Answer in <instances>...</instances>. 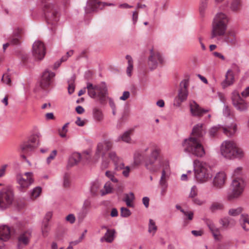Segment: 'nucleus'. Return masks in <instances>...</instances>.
<instances>
[{
  "label": "nucleus",
  "instance_id": "obj_58",
  "mask_svg": "<svg viewBox=\"0 0 249 249\" xmlns=\"http://www.w3.org/2000/svg\"><path fill=\"white\" fill-rule=\"evenodd\" d=\"M241 222L244 223H248L249 224V217L247 214H243L241 216Z\"/></svg>",
  "mask_w": 249,
  "mask_h": 249
},
{
  "label": "nucleus",
  "instance_id": "obj_50",
  "mask_svg": "<svg viewBox=\"0 0 249 249\" xmlns=\"http://www.w3.org/2000/svg\"><path fill=\"white\" fill-rule=\"evenodd\" d=\"M69 123H66L64 125L61 129L58 130V133L59 135L62 137L64 138L66 136V133L68 131L67 128L68 127Z\"/></svg>",
  "mask_w": 249,
  "mask_h": 249
},
{
  "label": "nucleus",
  "instance_id": "obj_53",
  "mask_svg": "<svg viewBox=\"0 0 249 249\" xmlns=\"http://www.w3.org/2000/svg\"><path fill=\"white\" fill-rule=\"evenodd\" d=\"M106 176L109 178L112 182H117L118 179L115 177L114 174L111 171H107L106 172Z\"/></svg>",
  "mask_w": 249,
  "mask_h": 249
},
{
  "label": "nucleus",
  "instance_id": "obj_28",
  "mask_svg": "<svg viewBox=\"0 0 249 249\" xmlns=\"http://www.w3.org/2000/svg\"><path fill=\"white\" fill-rule=\"evenodd\" d=\"M234 82L233 74L231 70H229L225 75V79L222 82V85L224 88L233 84Z\"/></svg>",
  "mask_w": 249,
  "mask_h": 249
},
{
  "label": "nucleus",
  "instance_id": "obj_8",
  "mask_svg": "<svg viewBox=\"0 0 249 249\" xmlns=\"http://www.w3.org/2000/svg\"><path fill=\"white\" fill-rule=\"evenodd\" d=\"M43 10L48 24L54 26L59 20L58 8L53 3V0H43Z\"/></svg>",
  "mask_w": 249,
  "mask_h": 249
},
{
  "label": "nucleus",
  "instance_id": "obj_64",
  "mask_svg": "<svg viewBox=\"0 0 249 249\" xmlns=\"http://www.w3.org/2000/svg\"><path fill=\"white\" fill-rule=\"evenodd\" d=\"M241 95L243 98H246L249 96V87L246 88V89L241 92Z\"/></svg>",
  "mask_w": 249,
  "mask_h": 249
},
{
  "label": "nucleus",
  "instance_id": "obj_20",
  "mask_svg": "<svg viewBox=\"0 0 249 249\" xmlns=\"http://www.w3.org/2000/svg\"><path fill=\"white\" fill-rule=\"evenodd\" d=\"M29 141L32 144L26 143L22 145L21 147V150L24 153H27L32 151L35 147L38 145L39 136L38 135L32 136L29 139Z\"/></svg>",
  "mask_w": 249,
  "mask_h": 249
},
{
  "label": "nucleus",
  "instance_id": "obj_57",
  "mask_svg": "<svg viewBox=\"0 0 249 249\" xmlns=\"http://www.w3.org/2000/svg\"><path fill=\"white\" fill-rule=\"evenodd\" d=\"M87 121L86 119L82 120L80 117H77L75 124L79 126H83L86 124Z\"/></svg>",
  "mask_w": 249,
  "mask_h": 249
},
{
  "label": "nucleus",
  "instance_id": "obj_52",
  "mask_svg": "<svg viewBox=\"0 0 249 249\" xmlns=\"http://www.w3.org/2000/svg\"><path fill=\"white\" fill-rule=\"evenodd\" d=\"M57 151L56 150H53L49 156L46 159V162L47 164H49L51 161L54 159L55 156L57 155Z\"/></svg>",
  "mask_w": 249,
  "mask_h": 249
},
{
  "label": "nucleus",
  "instance_id": "obj_56",
  "mask_svg": "<svg viewBox=\"0 0 249 249\" xmlns=\"http://www.w3.org/2000/svg\"><path fill=\"white\" fill-rule=\"evenodd\" d=\"M2 81L9 86L11 85V78L10 76L7 74H3L2 78Z\"/></svg>",
  "mask_w": 249,
  "mask_h": 249
},
{
  "label": "nucleus",
  "instance_id": "obj_55",
  "mask_svg": "<svg viewBox=\"0 0 249 249\" xmlns=\"http://www.w3.org/2000/svg\"><path fill=\"white\" fill-rule=\"evenodd\" d=\"M73 54V51L70 50L68 51L65 55L63 56L61 59L60 62H64L68 60L69 57L71 56Z\"/></svg>",
  "mask_w": 249,
  "mask_h": 249
},
{
  "label": "nucleus",
  "instance_id": "obj_35",
  "mask_svg": "<svg viewBox=\"0 0 249 249\" xmlns=\"http://www.w3.org/2000/svg\"><path fill=\"white\" fill-rule=\"evenodd\" d=\"M115 231L114 230L107 229L103 238L108 243H111L114 239V234Z\"/></svg>",
  "mask_w": 249,
  "mask_h": 249
},
{
  "label": "nucleus",
  "instance_id": "obj_40",
  "mask_svg": "<svg viewBox=\"0 0 249 249\" xmlns=\"http://www.w3.org/2000/svg\"><path fill=\"white\" fill-rule=\"evenodd\" d=\"M208 0H200L199 11L200 15L202 17L204 16L205 10L208 6Z\"/></svg>",
  "mask_w": 249,
  "mask_h": 249
},
{
  "label": "nucleus",
  "instance_id": "obj_18",
  "mask_svg": "<svg viewBox=\"0 0 249 249\" xmlns=\"http://www.w3.org/2000/svg\"><path fill=\"white\" fill-rule=\"evenodd\" d=\"M105 5H113L112 3H102L98 0H89L87 4L85 11L87 14L90 13L97 9H102Z\"/></svg>",
  "mask_w": 249,
  "mask_h": 249
},
{
  "label": "nucleus",
  "instance_id": "obj_2",
  "mask_svg": "<svg viewBox=\"0 0 249 249\" xmlns=\"http://www.w3.org/2000/svg\"><path fill=\"white\" fill-rule=\"evenodd\" d=\"M87 89L88 94L90 97L96 99L102 105H105L108 100L111 108H115V104L113 99L108 96L107 88L105 83L94 86L88 83Z\"/></svg>",
  "mask_w": 249,
  "mask_h": 249
},
{
  "label": "nucleus",
  "instance_id": "obj_24",
  "mask_svg": "<svg viewBox=\"0 0 249 249\" xmlns=\"http://www.w3.org/2000/svg\"><path fill=\"white\" fill-rule=\"evenodd\" d=\"M11 236L10 228L6 225H0V240L7 241L10 239Z\"/></svg>",
  "mask_w": 249,
  "mask_h": 249
},
{
  "label": "nucleus",
  "instance_id": "obj_63",
  "mask_svg": "<svg viewBox=\"0 0 249 249\" xmlns=\"http://www.w3.org/2000/svg\"><path fill=\"white\" fill-rule=\"evenodd\" d=\"M52 216V213L50 212H48L46 214V215L45 216V218H44V221L43 222H47L48 223H49V221L51 219Z\"/></svg>",
  "mask_w": 249,
  "mask_h": 249
},
{
  "label": "nucleus",
  "instance_id": "obj_7",
  "mask_svg": "<svg viewBox=\"0 0 249 249\" xmlns=\"http://www.w3.org/2000/svg\"><path fill=\"white\" fill-rule=\"evenodd\" d=\"M183 144L185 151L194 156L201 158L205 155L204 146L199 139L190 137L184 140Z\"/></svg>",
  "mask_w": 249,
  "mask_h": 249
},
{
  "label": "nucleus",
  "instance_id": "obj_3",
  "mask_svg": "<svg viewBox=\"0 0 249 249\" xmlns=\"http://www.w3.org/2000/svg\"><path fill=\"white\" fill-rule=\"evenodd\" d=\"M220 153L227 160L241 159L245 156V151L236 143L231 140L223 141L220 146Z\"/></svg>",
  "mask_w": 249,
  "mask_h": 249
},
{
  "label": "nucleus",
  "instance_id": "obj_30",
  "mask_svg": "<svg viewBox=\"0 0 249 249\" xmlns=\"http://www.w3.org/2000/svg\"><path fill=\"white\" fill-rule=\"evenodd\" d=\"M223 133L228 137H231L235 134L237 131V124L232 123L230 126L224 127L222 126Z\"/></svg>",
  "mask_w": 249,
  "mask_h": 249
},
{
  "label": "nucleus",
  "instance_id": "obj_37",
  "mask_svg": "<svg viewBox=\"0 0 249 249\" xmlns=\"http://www.w3.org/2000/svg\"><path fill=\"white\" fill-rule=\"evenodd\" d=\"M148 227V232L151 234L153 236L155 235L158 229V227L156 225V222L153 219H150Z\"/></svg>",
  "mask_w": 249,
  "mask_h": 249
},
{
  "label": "nucleus",
  "instance_id": "obj_39",
  "mask_svg": "<svg viewBox=\"0 0 249 249\" xmlns=\"http://www.w3.org/2000/svg\"><path fill=\"white\" fill-rule=\"evenodd\" d=\"M42 192V189L40 187H36L33 189L30 194V198L34 200L39 197Z\"/></svg>",
  "mask_w": 249,
  "mask_h": 249
},
{
  "label": "nucleus",
  "instance_id": "obj_21",
  "mask_svg": "<svg viewBox=\"0 0 249 249\" xmlns=\"http://www.w3.org/2000/svg\"><path fill=\"white\" fill-rule=\"evenodd\" d=\"M22 31L21 29H18L16 30L13 36L9 40V42H8L3 45V49L5 50L10 44L18 45L20 43L21 40L22 36Z\"/></svg>",
  "mask_w": 249,
  "mask_h": 249
},
{
  "label": "nucleus",
  "instance_id": "obj_44",
  "mask_svg": "<svg viewBox=\"0 0 249 249\" xmlns=\"http://www.w3.org/2000/svg\"><path fill=\"white\" fill-rule=\"evenodd\" d=\"M222 129V125H217L211 127L209 131V134L210 137H214L216 134L218 130Z\"/></svg>",
  "mask_w": 249,
  "mask_h": 249
},
{
  "label": "nucleus",
  "instance_id": "obj_6",
  "mask_svg": "<svg viewBox=\"0 0 249 249\" xmlns=\"http://www.w3.org/2000/svg\"><path fill=\"white\" fill-rule=\"evenodd\" d=\"M195 177L198 182L204 183L212 177L211 166L206 162L195 160L194 161Z\"/></svg>",
  "mask_w": 249,
  "mask_h": 249
},
{
  "label": "nucleus",
  "instance_id": "obj_46",
  "mask_svg": "<svg viewBox=\"0 0 249 249\" xmlns=\"http://www.w3.org/2000/svg\"><path fill=\"white\" fill-rule=\"evenodd\" d=\"M183 214V218L185 220H192L194 217V213L191 211L181 210Z\"/></svg>",
  "mask_w": 249,
  "mask_h": 249
},
{
  "label": "nucleus",
  "instance_id": "obj_23",
  "mask_svg": "<svg viewBox=\"0 0 249 249\" xmlns=\"http://www.w3.org/2000/svg\"><path fill=\"white\" fill-rule=\"evenodd\" d=\"M190 107L191 113L196 116L200 117L209 111L200 108L199 105L194 101L190 102Z\"/></svg>",
  "mask_w": 249,
  "mask_h": 249
},
{
  "label": "nucleus",
  "instance_id": "obj_13",
  "mask_svg": "<svg viewBox=\"0 0 249 249\" xmlns=\"http://www.w3.org/2000/svg\"><path fill=\"white\" fill-rule=\"evenodd\" d=\"M188 79H184L180 82L178 96L174 100V106L179 107L183 102L186 100L188 95Z\"/></svg>",
  "mask_w": 249,
  "mask_h": 249
},
{
  "label": "nucleus",
  "instance_id": "obj_34",
  "mask_svg": "<svg viewBox=\"0 0 249 249\" xmlns=\"http://www.w3.org/2000/svg\"><path fill=\"white\" fill-rule=\"evenodd\" d=\"M208 227L211 231L214 239L217 240H220V232L219 230L216 228L213 223H210L209 224Z\"/></svg>",
  "mask_w": 249,
  "mask_h": 249
},
{
  "label": "nucleus",
  "instance_id": "obj_59",
  "mask_svg": "<svg viewBox=\"0 0 249 249\" xmlns=\"http://www.w3.org/2000/svg\"><path fill=\"white\" fill-rule=\"evenodd\" d=\"M8 167V165L4 164L0 167V178L4 176L5 174L6 170Z\"/></svg>",
  "mask_w": 249,
  "mask_h": 249
},
{
  "label": "nucleus",
  "instance_id": "obj_61",
  "mask_svg": "<svg viewBox=\"0 0 249 249\" xmlns=\"http://www.w3.org/2000/svg\"><path fill=\"white\" fill-rule=\"evenodd\" d=\"M67 221L70 222L71 223H73L75 221V218L73 214H70L66 218Z\"/></svg>",
  "mask_w": 249,
  "mask_h": 249
},
{
  "label": "nucleus",
  "instance_id": "obj_19",
  "mask_svg": "<svg viewBox=\"0 0 249 249\" xmlns=\"http://www.w3.org/2000/svg\"><path fill=\"white\" fill-rule=\"evenodd\" d=\"M227 175L224 171H220L215 174L212 182L213 186L216 189L222 188L225 184Z\"/></svg>",
  "mask_w": 249,
  "mask_h": 249
},
{
  "label": "nucleus",
  "instance_id": "obj_25",
  "mask_svg": "<svg viewBox=\"0 0 249 249\" xmlns=\"http://www.w3.org/2000/svg\"><path fill=\"white\" fill-rule=\"evenodd\" d=\"M150 53L149 61L152 62H162L163 58L160 52L154 50L153 49H151L150 50Z\"/></svg>",
  "mask_w": 249,
  "mask_h": 249
},
{
  "label": "nucleus",
  "instance_id": "obj_26",
  "mask_svg": "<svg viewBox=\"0 0 249 249\" xmlns=\"http://www.w3.org/2000/svg\"><path fill=\"white\" fill-rule=\"evenodd\" d=\"M80 161H81V154L77 152L73 153L69 159L67 166L68 167H71L77 165Z\"/></svg>",
  "mask_w": 249,
  "mask_h": 249
},
{
  "label": "nucleus",
  "instance_id": "obj_5",
  "mask_svg": "<svg viewBox=\"0 0 249 249\" xmlns=\"http://www.w3.org/2000/svg\"><path fill=\"white\" fill-rule=\"evenodd\" d=\"M112 147L113 142L109 139L104 140L97 145L94 159L98 160L100 157H102L101 167L102 169L109 168L111 165L112 161L109 157V154L113 152L107 153L112 149Z\"/></svg>",
  "mask_w": 249,
  "mask_h": 249
},
{
  "label": "nucleus",
  "instance_id": "obj_41",
  "mask_svg": "<svg viewBox=\"0 0 249 249\" xmlns=\"http://www.w3.org/2000/svg\"><path fill=\"white\" fill-rule=\"evenodd\" d=\"M113 188L111 183L110 182H107L104 186V189L100 190V193L102 196L105 195L112 192Z\"/></svg>",
  "mask_w": 249,
  "mask_h": 249
},
{
  "label": "nucleus",
  "instance_id": "obj_11",
  "mask_svg": "<svg viewBox=\"0 0 249 249\" xmlns=\"http://www.w3.org/2000/svg\"><path fill=\"white\" fill-rule=\"evenodd\" d=\"M55 73L49 69H46L41 73L38 80L39 87L43 90H48L53 85Z\"/></svg>",
  "mask_w": 249,
  "mask_h": 249
},
{
  "label": "nucleus",
  "instance_id": "obj_45",
  "mask_svg": "<svg viewBox=\"0 0 249 249\" xmlns=\"http://www.w3.org/2000/svg\"><path fill=\"white\" fill-rule=\"evenodd\" d=\"M101 187V183L96 181L93 183L91 187V191L94 195L97 194Z\"/></svg>",
  "mask_w": 249,
  "mask_h": 249
},
{
  "label": "nucleus",
  "instance_id": "obj_12",
  "mask_svg": "<svg viewBox=\"0 0 249 249\" xmlns=\"http://www.w3.org/2000/svg\"><path fill=\"white\" fill-rule=\"evenodd\" d=\"M244 98H241L239 92L236 90H233L231 93L232 104L235 109L240 112L247 111L249 107V103Z\"/></svg>",
  "mask_w": 249,
  "mask_h": 249
},
{
  "label": "nucleus",
  "instance_id": "obj_16",
  "mask_svg": "<svg viewBox=\"0 0 249 249\" xmlns=\"http://www.w3.org/2000/svg\"><path fill=\"white\" fill-rule=\"evenodd\" d=\"M32 230L31 229H25L22 230L18 237V248L21 249L24 247L27 246L31 239Z\"/></svg>",
  "mask_w": 249,
  "mask_h": 249
},
{
  "label": "nucleus",
  "instance_id": "obj_17",
  "mask_svg": "<svg viewBox=\"0 0 249 249\" xmlns=\"http://www.w3.org/2000/svg\"><path fill=\"white\" fill-rule=\"evenodd\" d=\"M33 175L31 172H26L24 175L18 174L17 180L20 188L23 190L27 189L34 182Z\"/></svg>",
  "mask_w": 249,
  "mask_h": 249
},
{
  "label": "nucleus",
  "instance_id": "obj_33",
  "mask_svg": "<svg viewBox=\"0 0 249 249\" xmlns=\"http://www.w3.org/2000/svg\"><path fill=\"white\" fill-rule=\"evenodd\" d=\"M135 199V196L133 193H129L124 195L123 201L126 203L127 207H134L133 201Z\"/></svg>",
  "mask_w": 249,
  "mask_h": 249
},
{
  "label": "nucleus",
  "instance_id": "obj_48",
  "mask_svg": "<svg viewBox=\"0 0 249 249\" xmlns=\"http://www.w3.org/2000/svg\"><path fill=\"white\" fill-rule=\"evenodd\" d=\"M241 5L240 0H233L231 5V9L233 11H237L239 9Z\"/></svg>",
  "mask_w": 249,
  "mask_h": 249
},
{
  "label": "nucleus",
  "instance_id": "obj_47",
  "mask_svg": "<svg viewBox=\"0 0 249 249\" xmlns=\"http://www.w3.org/2000/svg\"><path fill=\"white\" fill-rule=\"evenodd\" d=\"M243 209L241 207H238L235 209H230L228 213L231 216H235L241 213Z\"/></svg>",
  "mask_w": 249,
  "mask_h": 249
},
{
  "label": "nucleus",
  "instance_id": "obj_4",
  "mask_svg": "<svg viewBox=\"0 0 249 249\" xmlns=\"http://www.w3.org/2000/svg\"><path fill=\"white\" fill-rule=\"evenodd\" d=\"M228 22V18L225 14L222 13L217 14L212 23L210 39L216 38L217 40H220L225 35Z\"/></svg>",
  "mask_w": 249,
  "mask_h": 249
},
{
  "label": "nucleus",
  "instance_id": "obj_36",
  "mask_svg": "<svg viewBox=\"0 0 249 249\" xmlns=\"http://www.w3.org/2000/svg\"><path fill=\"white\" fill-rule=\"evenodd\" d=\"M232 179H243L242 174V168L238 167L235 168L232 174Z\"/></svg>",
  "mask_w": 249,
  "mask_h": 249
},
{
  "label": "nucleus",
  "instance_id": "obj_22",
  "mask_svg": "<svg viewBox=\"0 0 249 249\" xmlns=\"http://www.w3.org/2000/svg\"><path fill=\"white\" fill-rule=\"evenodd\" d=\"M206 133V129L203 124H198L195 125L192 129L190 137H195L198 139L202 138Z\"/></svg>",
  "mask_w": 249,
  "mask_h": 249
},
{
  "label": "nucleus",
  "instance_id": "obj_51",
  "mask_svg": "<svg viewBox=\"0 0 249 249\" xmlns=\"http://www.w3.org/2000/svg\"><path fill=\"white\" fill-rule=\"evenodd\" d=\"M131 212L129 209L125 207L121 208V215L122 217H127L130 215Z\"/></svg>",
  "mask_w": 249,
  "mask_h": 249
},
{
  "label": "nucleus",
  "instance_id": "obj_15",
  "mask_svg": "<svg viewBox=\"0 0 249 249\" xmlns=\"http://www.w3.org/2000/svg\"><path fill=\"white\" fill-rule=\"evenodd\" d=\"M32 52L36 60H42L46 54V47L44 43L40 40L35 41L32 45Z\"/></svg>",
  "mask_w": 249,
  "mask_h": 249
},
{
  "label": "nucleus",
  "instance_id": "obj_42",
  "mask_svg": "<svg viewBox=\"0 0 249 249\" xmlns=\"http://www.w3.org/2000/svg\"><path fill=\"white\" fill-rule=\"evenodd\" d=\"M81 155V161L85 162H89L91 159V152L90 150H87L83 152Z\"/></svg>",
  "mask_w": 249,
  "mask_h": 249
},
{
  "label": "nucleus",
  "instance_id": "obj_31",
  "mask_svg": "<svg viewBox=\"0 0 249 249\" xmlns=\"http://www.w3.org/2000/svg\"><path fill=\"white\" fill-rule=\"evenodd\" d=\"M219 223L224 228H228L234 226L236 221L232 218L225 217L219 220Z\"/></svg>",
  "mask_w": 249,
  "mask_h": 249
},
{
  "label": "nucleus",
  "instance_id": "obj_38",
  "mask_svg": "<svg viewBox=\"0 0 249 249\" xmlns=\"http://www.w3.org/2000/svg\"><path fill=\"white\" fill-rule=\"evenodd\" d=\"M93 116L94 119L98 122L101 121L104 118L102 110L98 108H94L93 110Z\"/></svg>",
  "mask_w": 249,
  "mask_h": 249
},
{
  "label": "nucleus",
  "instance_id": "obj_62",
  "mask_svg": "<svg viewBox=\"0 0 249 249\" xmlns=\"http://www.w3.org/2000/svg\"><path fill=\"white\" fill-rule=\"evenodd\" d=\"M130 96V93L129 91H124L123 95L120 97L121 100L125 101Z\"/></svg>",
  "mask_w": 249,
  "mask_h": 249
},
{
  "label": "nucleus",
  "instance_id": "obj_10",
  "mask_svg": "<svg viewBox=\"0 0 249 249\" xmlns=\"http://www.w3.org/2000/svg\"><path fill=\"white\" fill-rule=\"evenodd\" d=\"M231 192L227 195V199L232 200L238 198L243 193L245 183L244 179H232L231 183Z\"/></svg>",
  "mask_w": 249,
  "mask_h": 249
},
{
  "label": "nucleus",
  "instance_id": "obj_49",
  "mask_svg": "<svg viewBox=\"0 0 249 249\" xmlns=\"http://www.w3.org/2000/svg\"><path fill=\"white\" fill-rule=\"evenodd\" d=\"M41 230L42 235L44 237H46L49 231V223L47 222H43Z\"/></svg>",
  "mask_w": 249,
  "mask_h": 249
},
{
  "label": "nucleus",
  "instance_id": "obj_14",
  "mask_svg": "<svg viewBox=\"0 0 249 249\" xmlns=\"http://www.w3.org/2000/svg\"><path fill=\"white\" fill-rule=\"evenodd\" d=\"M109 157L113 163L115 169L116 170H123L122 174L125 177H128L130 171V168L129 166L124 167L122 159L119 158L115 152L110 153Z\"/></svg>",
  "mask_w": 249,
  "mask_h": 249
},
{
  "label": "nucleus",
  "instance_id": "obj_1",
  "mask_svg": "<svg viewBox=\"0 0 249 249\" xmlns=\"http://www.w3.org/2000/svg\"><path fill=\"white\" fill-rule=\"evenodd\" d=\"M160 149L154 144H151L142 150L136 151L134 154V164L138 166L143 162L145 167L150 171L155 172L162 167V174L160 181L161 196L165 195L167 188V181L170 175V168L168 161L158 158L160 155Z\"/></svg>",
  "mask_w": 249,
  "mask_h": 249
},
{
  "label": "nucleus",
  "instance_id": "obj_29",
  "mask_svg": "<svg viewBox=\"0 0 249 249\" xmlns=\"http://www.w3.org/2000/svg\"><path fill=\"white\" fill-rule=\"evenodd\" d=\"M134 129L131 128L124 132L122 135L120 136L117 140V142L122 141L125 142L130 143L131 142V136L133 134Z\"/></svg>",
  "mask_w": 249,
  "mask_h": 249
},
{
  "label": "nucleus",
  "instance_id": "obj_43",
  "mask_svg": "<svg viewBox=\"0 0 249 249\" xmlns=\"http://www.w3.org/2000/svg\"><path fill=\"white\" fill-rule=\"evenodd\" d=\"M75 77H71L68 81V92L70 94L72 93L74 91Z\"/></svg>",
  "mask_w": 249,
  "mask_h": 249
},
{
  "label": "nucleus",
  "instance_id": "obj_9",
  "mask_svg": "<svg viewBox=\"0 0 249 249\" xmlns=\"http://www.w3.org/2000/svg\"><path fill=\"white\" fill-rule=\"evenodd\" d=\"M14 200L13 190L9 188H5L0 191V209L6 210L10 208Z\"/></svg>",
  "mask_w": 249,
  "mask_h": 249
},
{
  "label": "nucleus",
  "instance_id": "obj_60",
  "mask_svg": "<svg viewBox=\"0 0 249 249\" xmlns=\"http://www.w3.org/2000/svg\"><path fill=\"white\" fill-rule=\"evenodd\" d=\"M197 195V189L196 186H194L192 187L190 194V197H194Z\"/></svg>",
  "mask_w": 249,
  "mask_h": 249
},
{
  "label": "nucleus",
  "instance_id": "obj_27",
  "mask_svg": "<svg viewBox=\"0 0 249 249\" xmlns=\"http://www.w3.org/2000/svg\"><path fill=\"white\" fill-rule=\"evenodd\" d=\"M222 37L223 38V41L228 44L233 45L236 43L235 34L232 31H228L226 33L225 35Z\"/></svg>",
  "mask_w": 249,
  "mask_h": 249
},
{
  "label": "nucleus",
  "instance_id": "obj_54",
  "mask_svg": "<svg viewBox=\"0 0 249 249\" xmlns=\"http://www.w3.org/2000/svg\"><path fill=\"white\" fill-rule=\"evenodd\" d=\"M70 176L69 175L66 174L64 177L63 186L65 188H68L70 186Z\"/></svg>",
  "mask_w": 249,
  "mask_h": 249
},
{
  "label": "nucleus",
  "instance_id": "obj_32",
  "mask_svg": "<svg viewBox=\"0 0 249 249\" xmlns=\"http://www.w3.org/2000/svg\"><path fill=\"white\" fill-rule=\"evenodd\" d=\"M224 205L220 201L213 202L210 205L209 209L212 213L222 211L224 209Z\"/></svg>",
  "mask_w": 249,
  "mask_h": 249
}]
</instances>
